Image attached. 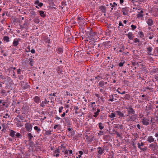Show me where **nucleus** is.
<instances>
[{
	"mask_svg": "<svg viewBox=\"0 0 158 158\" xmlns=\"http://www.w3.org/2000/svg\"><path fill=\"white\" fill-rule=\"evenodd\" d=\"M144 84L147 86L146 87H145V89H143L144 91H145L146 89L151 90L153 89V87L154 86L153 82L150 81H145Z\"/></svg>",
	"mask_w": 158,
	"mask_h": 158,
	"instance_id": "nucleus-1",
	"label": "nucleus"
},
{
	"mask_svg": "<svg viewBox=\"0 0 158 158\" xmlns=\"http://www.w3.org/2000/svg\"><path fill=\"white\" fill-rule=\"evenodd\" d=\"M126 109L127 112L128 114L127 116H128L129 115H132L135 114V110L132 108L131 105H130L126 107Z\"/></svg>",
	"mask_w": 158,
	"mask_h": 158,
	"instance_id": "nucleus-2",
	"label": "nucleus"
},
{
	"mask_svg": "<svg viewBox=\"0 0 158 158\" xmlns=\"http://www.w3.org/2000/svg\"><path fill=\"white\" fill-rule=\"evenodd\" d=\"M60 148H59L60 149V151L64 152L65 157H67L68 155L69 150H67L65 146H64V144H61Z\"/></svg>",
	"mask_w": 158,
	"mask_h": 158,
	"instance_id": "nucleus-3",
	"label": "nucleus"
},
{
	"mask_svg": "<svg viewBox=\"0 0 158 158\" xmlns=\"http://www.w3.org/2000/svg\"><path fill=\"white\" fill-rule=\"evenodd\" d=\"M138 147L140 150L143 151H145L147 149V147L146 146H144V143L143 142H141L140 144V143H138L137 144Z\"/></svg>",
	"mask_w": 158,
	"mask_h": 158,
	"instance_id": "nucleus-4",
	"label": "nucleus"
},
{
	"mask_svg": "<svg viewBox=\"0 0 158 158\" xmlns=\"http://www.w3.org/2000/svg\"><path fill=\"white\" fill-rule=\"evenodd\" d=\"M25 127L27 131L31 132L32 130V126L29 123H27L25 124Z\"/></svg>",
	"mask_w": 158,
	"mask_h": 158,
	"instance_id": "nucleus-5",
	"label": "nucleus"
},
{
	"mask_svg": "<svg viewBox=\"0 0 158 158\" xmlns=\"http://www.w3.org/2000/svg\"><path fill=\"white\" fill-rule=\"evenodd\" d=\"M29 109V107L28 106H23L21 108L22 113L24 114H26Z\"/></svg>",
	"mask_w": 158,
	"mask_h": 158,
	"instance_id": "nucleus-6",
	"label": "nucleus"
},
{
	"mask_svg": "<svg viewBox=\"0 0 158 158\" xmlns=\"http://www.w3.org/2000/svg\"><path fill=\"white\" fill-rule=\"evenodd\" d=\"M149 147L150 148H152L153 150H155L158 148L157 143L155 142L150 144Z\"/></svg>",
	"mask_w": 158,
	"mask_h": 158,
	"instance_id": "nucleus-7",
	"label": "nucleus"
},
{
	"mask_svg": "<svg viewBox=\"0 0 158 158\" xmlns=\"http://www.w3.org/2000/svg\"><path fill=\"white\" fill-rule=\"evenodd\" d=\"M22 83L21 84V86L23 89H26L29 88L30 87V86L28 85L27 83L24 84V81H21Z\"/></svg>",
	"mask_w": 158,
	"mask_h": 158,
	"instance_id": "nucleus-8",
	"label": "nucleus"
},
{
	"mask_svg": "<svg viewBox=\"0 0 158 158\" xmlns=\"http://www.w3.org/2000/svg\"><path fill=\"white\" fill-rule=\"evenodd\" d=\"M128 116H129L130 119L131 120L134 121L137 118V114H134L132 115H129Z\"/></svg>",
	"mask_w": 158,
	"mask_h": 158,
	"instance_id": "nucleus-9",
	"label": "nucleus"
},
{
	"mask_svg": "<svg viewBox=\"0 0 158 158\" xmlns=\"http://www.w3.org/2000/svg\"><path fill=\"white\" fill-rule=\"evenodd\" d=\"M142 122L144 125H149V119H146L145 118H143L142 119Z\"/></svg>",
	"mask_w": 158,
	"mask_h": 158,
	"instance_id": "nucleus-10",
	"label": "nucleus"
},
{
	"mask_svg": "<svg viewBox=\"0 0 158 158\" xmlns=\"http://www.w3.org/2000/svg\"><path fill=\"white\" fill-rule=\"evenodd\" d=\"M103 44L104 47L108 48L111 46V44L110 41H108L103 42Z\"/></svg>",
	"mask_w": 158,
	"mask_h": 158,
	"instance_id": "nucleus-11",
	"label": "nucleus"
},
{
	"mask_svg": "<svg viewBox=\"0 0 158 158\" xmlns=\"http://www.w3.org/2000/svg\"><path fill=\"white\" fill-rule=\"evenodd\" d=\"M87 39H88L89 40V43H95L96 42V40L93 37H92L91 36H88Z\"/></svg>",
	"mask_w": 158,
	"mask_h": 158,
	"instance_id": "nucleus-12",
	"label": "nucleus"
},
{
	"mask_svg": "<svg viewBox=\"0 0 158 158\" xmlns=\"http://www.w3.org/2000/svg\"><path fill=\"white\" fill-rule=\"evenodd\" d=\"M146 22L149 26H151L153 24V21L151 19H148L146 21Z\"/></svg>",
	"mask_w": 158,
	"mask_h": 158,
	"instance_id": "nucleus-13",
	"label": "nucleus"
},
{
	"mask_svg": "<svg viewBox=\"0 0 158 158\" xmlns=\"http://www.w3.org/2000/svg\"><path fill=\"white\" fill-rule=\"evenodd\" d=\"M33 99L34 102L35 103H38L40 102V98L38 96H35L34 98Z\"/></svg>",
	"mask_w": 158,
	"mask_h": 158,
	"instance_id": "nucleus-14",
	"label": "nucleus"
},
{
	"mask_svg": "<svg viewBox=\"0 0 158 158\" xmlns=\"http://www.w3.org/2000/svg\"><path fill=\"white\" fill-rule=\"evenodd\" d=\"M49 101H47L46 99H45V101H43L40 104V106H41L42 107H44L45 106L44 104H48L49 103Z\"/></svg>",
	"mask_w": 158,
	"mask_h": 158,
	"instance_id": "nucleus-15",
	"label": "nucleus"
},
{
	"mask_svg": "<svg viewBox=\"0 0 158 158\" xmlns=\"http://www.w3.org/2000/svg\"><path fill=\"white\" fill-rule=\"evenodd\" d=\"M147 140L149 143H151L154 141V139L152 136H150L148 137Z\"/></svg>",
	"mask_w": 158,
	"mask_h": 158,
	"instance_id": "nucleus-16",
	"label": "nucleus"
},
{
	"mask_svg": "<svg viewBox=\"0 0 158 158\" xmlns=\"http://www.w3.org/2000/svg\"><path fill=\"white\" fill-rule=\"evenodd\" d=\"M126 35H127L128 38L130 40H131L133 39V37L132 36L133 34L132 32H129L128 34H126Z\"/></svg>",
	"mask_w": 158,
	"mask_h": 158,
	"instance_id": "nucleus-17",
	"label": "nucleus"
},
{
	"mask_svg": "<svg viewBox=\"0 0 158 158\" xmlns=\"http://www.w3.org/2000/svg\"><path fill=\"white\" fill-rule=\"evenodd\" d=\"M56 70L58 74H61L62 73L63 71L62 70V67H58L57 68Z\"/></svg>",
	"mask_w": 158,
	"mask_h": 158,
	"instance_id": "nucleus-18",
	"label": "nucleus"
},
{
	"mask_svg": "<svg viewBox=\"0 0 158 158\" xmlns=\"http://www.w3.org/2000/svg\"><path fill=\"white\" fill-rule=\"evenodd\" d=\"M116 112L117 114L118 115H119L120 117L121 118L125 117L124 114L121 111H116Z\"/></svg>",
	"mask_w": 158,
	"mask_h": 158,
	"instance_id": "nucleus-19",
	"label": "nucleus"
},
{
	"mask_svg": "<svg viewBox=\"0 0 158 158\" xmlns=\"http://www.w3.org/2000/svg\"><path fill=\"white\" fill-rule=\"evenodd\" d=\"M98 153L101 155L104 152V151L102 149V148L99 147L98 148Z\"/></svg>",
	"mask_w": 158,
	"mask_h": 158,
	"instance_id": "nucleus-20",
	"label": "nucleus"
},
{
	"mask_svg": "<svg viewBox=\"0 0 158 158\" xmlns=\"http://www.w3.org/2000/svg\"><path fill=\"white\" fill-rule=\"evenodd\" d=\"M97 32H93L92 29H91L89 32V36H91L92 37H94L97 34Z\"/></svg>",
	"mask_w": 158,
	"mask_h": 158,
	"instance_id": "nucleus-21",
	"label": "nucleus"
},
{
	"mask_svg": "<svg viewBox=\"0 0 158 158\" xmlns=\"http://www.w3.org/2000/svg\"><path fill=\"white\" fill-rule=\"evenodd\" d=\"M152 48L150 46H149L147 48V51L148 52V53L149 55L151 54V52L152 50Z\"/></svg>",
	"mask_w": 158,
	"mask_h": 158,
	"instance_id": "nucleus-22",
	"label": "nucleus"
},
{
	"mask_svg": "<svg viewBox=\"0 0 158 158\" xmlns=\"http://www.w3.org/2000/svg\"><path fill=\"white\" fill-rule=\"evenodd\" d=\"M100 111V109L98 108L97 109V111L94 113V114L93 115V116L94 117H97L98 115L99 114V113Z\"/></svg>",
	"mask_w": 158,
	"mask_h": 158,
	"instance_id": "nucleus-23",
	"label": "nucleus"
},
{
	"mask_svg": "<svg viewBox=\"0 0 158 158\" xmlns=\"http://www.w3.org/2000/svg\"><path fill=\"white\" fill-rule=\"evenodd\" d=\"M40 15L43 17H45L46 16V15L44 14V11L43 10H40L39 11Z\"/></svg>",
	"mask_w": 158,
	"mask_h": 158,
	"instance_id": "nucleus-24",
	"label": "nucleus"
},
{
	"mask_svg": "<svg viewBox=\"0 0 158 158\" xmlns=\"http://www.w3.org/2000/svg\"><path fill=\"white\" fill-rule=\"evenodd\" d=\"M106 7L104 6H102L100 7V9L103 12L106 13Z\"/></svg>",
	"mask_w": 158,
	"mask_h": 158,
	"instance_id": "nucleus-25",
	"label": "nucleus"
},
{
	"mask_svg": "<svg viewBox=\"0 0 158 158\" xmlns=\"http://www.w3.org/2000/svg\"><path fill=\"white\" fill-rule=\"evenodd\" d=\"M67 5V4L66 3V2H62L61 3V6H60V7L62 9H64V6H66Z\"/></svg>",
	"mask_w": 158,
	"mask_h": 158,
	"instance_id": "nucleus-26",
	"label": "nucleus"
},
{
	"mask_svg": "<svg viewBox=\"0 0 158 158\" xmlns=\"http://www.w3.org/2000/svg\"><path fill=\"white\" fill-rule=\"evenodd\" d=\"M16 133V132L13 131V130H11L10 133V135L12 137H14L15 135V133Z\"/></svg>",
	"mask_w": 158,
	"mask_h": 158,
	"instance_id": "nucleus-27",
	"label": "nucleus"
},
{
	"mask_svg": "<svg viewBox=\"0 0 158 158\" xmlns=\"http://www.w3.org/2000/svg\"><path fill=\"white\" fill-rule=\"evenodd\" d=\"M27 135L29 139V141L31 140L32 138H33V136L32 134L30 133H27Z\"/></svg>",
	"mask_w": 158,
	"mask_h": 158,
	"instance_id": "nucleus-28",
	"label": "nucleus"
},
{
	"mask_svg": "<svg viewBox=\"0 0 158 158\" xmlns=\"http://www.w3.org/2000/svg\"><path fill=\"white\" fill-rule=\"evenodd\" d=\"M105 84V82L104 81H100L98 83V85L101 87L103 88Z\"/></svg>",
	"mask_w": 158,
	"mask_h": 158,
	"instance_id": "nucleus-29",
	"label": "nucleus"
},
{
	"mask_svg": "<svg viewBox=\"0 0 158 158\" xmlns=\"http://www.w3.org/2000/svg\"><path fill=\"white\" fill-rule=\"evenodd\" d=\"M131 95L129 94H127L125 95L124 98L126 100H129L131 98Z\"/></svg>",
	"mask_w": 158,
	"mask_h": 158,
	"instance_id": "nucleus-30",
	"label": "nucleus"
},
{
	"mask_svg": "<svg viewBox=\"0 0 158 158\" xmlns=\"http://www.w3.org/2000/svg\"><path fill=\"white\" fill-rule=\"evenodd\" d=\"M19 41L17 39H15L14 40L13 44L14 46H16L18 44Z\"/></svg>",
	"mask_w": 158,
	"mask_h": 158,
	"instance_id": "nucleus-31",
	"label": "nucleus"
},
{
	"mask_svg": "<svg viewBox=\"0 0 158 158\" xmlns=\"http://www.w3.org/2000/svg\"><path fill=\"white\" fill-rule=\"evenodd\" d=\"M98 127L99 129L101 130L104 128L103 124L102 123H98Z\"/></svg>",
	"mask_w": 158,
	"mask_h": 158,
	"instance_id": "nucleus-32",
	"label": "nucleus"
},
{
	"mask_svg": "<svg viewBox=\"0 0 158 158\" xmlns=\"http://www.w3.org/2000/svg\"><path fill=\"white\" fill-rule=\"evenodd\" d=\"M57 128L58 130H60L61 128V126L60 124L55 125L54 127V129H55Z\"/></svg>",
	"mask_w": 158,
	"mask_h": 158,
	"instance_id": "nucleus-33",
	"label": "nucleus"
},
{
	"mask_svg": "<svg viewBox=\"0 0 158 158\" xmlns=\"http://www.w3.org/2000/svg\"><path fill=\"white\" fill-rule=\"evenodd\" d=\"M3 40L6 42H8L9 41V38L7 36H5L3 37Z\"/></svg>",
	"mask_w": 158,
	"mask_h": 158,
	"instance_id": "nucleus-34",
	"label": "nucleus"
},
{
	"mask_svg": "<svg viewBox=\"0 0 158 158\" xmlns=\"http://www.w3.org/2000/svg\"><path fill=\"white\" fill-rule=\"evenodd\" d=\"M34 21L35 23H39L40 22V19L38 18H35L34 19Z\"/></svg>",
	"mask_w": 158,
	"mask_h": 158,
	"instance_id": "nucleus-35",
	"label": "nucleus"
},
{
	"mask_svg": "<svg viewBox=\"0 0 158 158\" xmlns=\"http://www.w3.org/2000/svg\"><path fill=\"white\" fill-rule=\"evenodd\" d=\"M108 117L111 118H113L115 117V114L114 113H112L111 114L108 115Z\"/></svg>",
	"mask_w": 158,
	"mask_h": 158,
	"instance_id": "nucleus-36",
	"label": "nucleus"
},
{
	"mask_svg": "<svg viewBox=\"0 0 158 158\" xmlns=\"http://www.w3.org/2000/svg\"><path fill=\"white\" fill-rule=\"evenodd\" d=\"M109 101L111 102L114 101V96L113 95H111L109 96Z\"/></svg>",
	"mask_w": 158,
	"mask_h": 158,
	"instance_id": "nucleus-37",
	"label": "nucleus"
},
{
	"mask_svg": "<svg viewBox=\"0 0 158 158\" xmlns=\"http://www.w3.org/2000/svg\"><path fill=\"white\" fill-rule=\"evenodd\" d=\"M17 117H19V118L22 120H24V118H25V117H23V116H22L20 115H19V114H18L17 116Z\"/></svg>",
	"mask_w": 158,
	"mask_h": 158,
	"instance_id": "nucleus-38",
	"label": "nucleus"
},
{
	"mask_svg": "<svg viewBox=\"0 0 158 158\" xmlns=\"http://www.w3.org/2000/svg\"><path fill=\"white\" fill-rule=\"evenodd\" d=\"M29 145L31 147H33L34 145V143L33 141H29Z\"/></svg>",
	"mask_w": 158,
	"mask_h": 158,
	"instance_id": "nucleus-39",
	"label": "nucleus"
},
{
	"mask_svg": "<svg viewBox=\"0 0 158 158\" xmlns=\"http://www.w3.org/2000/svg\"><path fill=\"white\" fill-rule=\"evenodd\" d=\"M63 52V50L61 48H59L57 50V52L58 53H61Z\"/></svg>",
	"mask_w": 158,
	"mask_h": 158,
	"instance_id": "nucleus-40",
	"label": "nucleus"
},
{
	"mask_svg": "<svg viewBox=\"0 0 158 158\" xmlns=\"http://www.w3.org/2000/svg\"><path fill=\"white\" fill-rule=\"evenodd\" d=\"M30 14L31 16H35L36 14L35 13L34 11L32 10L31 11Z\"/></svg>",
	"mask_w": 158,
	"mask_h": 158,
	"instance_id": "nucleus-41",
	"label": "nucleus"
},
{
	"mask_svg": "<svg viewBox=\"0 0 158 158\" xmlns=\"http://www.w3.org/2000/svg\"><path fill=\"white\" fill-rule=\"evenodd\" d=\"M128 8L127 7H126L125 8H123L122 9V11H123L124 12H128Z\"/></svg>",
	"mask_w": 158,
	"mask_h": 158,
	"instance_id": "nucleus-42",
	"label": "nucleus"
},
{
	"mask_svg": "<svg viewBox=\"0 0 158 158\" xmlns=\"http://www.w3.org/2000/svg\"><path fill=\"white\" fill-rule=\"evenodd\" d=\"M86 48H87V50L91 49L92 48H94V46H92L91 45H87V46L86 47Z\"/></svg>",
	"mask_w": 158,
	"mask_h": 158,
	"instance_id": "nucleus-43",
	"label": "nucleus"
},
{
	"mask_svg": "<svg viewBox=\"0 0 158 158\" xmlns=\"http://www.w3.org/2000/svg\"><path fill=\"white\" fill-rule=\"evenodd\" d=\"M79 155H78V156L79 157V158H80L81 157V155L83 154V152L82 151H79Z\"/></svg>",
	"mask_w": 158,
	"mask_h": 158,
	"instance_id": "nucleus-44",
	"label": "nucleus"
},
{
	"mask_svg": "<svg viewBox=\"0 0 158 158\" xmlns=\"http://www.w3.org/2000/svg\"><path fill=\"white\" fill-rule=\"evenodd\" d=\"M139 34L140 35V36L141 38H143L144 37V34L143 32L142 31H139Z\"/></svg>",
	"mask_w": 158,
	"mask_h": 158,
	"instance_id": "nucleus-45",
	"label": "nucleus"
},
{
	"mask_svg": "<svg viewBox=\"0 0 158 158\" xmlns=\"http://www.w3.org/2000/svg\"><path fill=\"white\" fill-rule=\"evenodd\" d=\"M77 21H78V23H80V21L81 20H83V21H84V19L82 18H81L80 17H78L77 18Z\"/></svg>",
	"mask_w": 158,
	"mask_h": 158,
	"instance_id": "nucleus-46",
	"label": "nucleus"
},
{
	"mask_svg": "<svg viewBox=\"0 0 158 158\" xmlns=\"http://www.w3.org/2000/svg\"><path fill=\"white\" fill-rule=\"evenodd\" d=\"M60 148V147H59L57 149H56L55 151V153H59L60 152V149L59 148Z\"/></svg>",
	"mask_w": 158,
	"mask_h": 158,
	"instance_id": "nucleus-47",
	"label": "nucleus"
},
{
	"mask_svg": "<svg viewBox=\"0 0 158 158\" xmlns=\"http://www.w3.org/2000/svg\"><path fill=\"white\" fill-rule=\"evenodd\" d=\"M51 131H47L45 132V134L47 135H49L51 134Z\"/></svg>",
	"mask_w": 158,
	"mask_h": 158,
	"instance_id": "nucleus-48",
	"label": "nucleus"
},
{
	"mask_svg": "<svg viewBox=\"0 0 158 158\" xmlns=\"http://www.w3.org/2000/svg\"><path fill=\"white\" fill-rule=\"evenodd\" d=\"M15 135L18 138H21L22 136H21V134L19 133H16Z\"/></svg>",
	"mask_w": 158,
	"mask_h": 158,
	"instance_id": "nucleus-49",
	"label": "nucleus"
},
{
	"mask_svg": "<svg viewBox=\"0 0 158 158\" xmlns=\"http://www.w3.org/2000/svg\"><path fill=\"white\" fill-rule=\"evenodd\" d=\"M137 18H139L140 17H143V15L142 13H139L137 14Z\"/></svg>",
	"mask_w": 158,
	"mask_h": 158,
	"instance_id": "nucleus-50",
	"label": "nucleus"
},
{
	"mask_svg": "<svg viewBox=\"0 0 158 158\" xmlns=\"http://www.w3.org/2000/svg\"><path fill=\"white\" fill-rule=\"evenodd\" d=\"M34 129L35 130H37L38 132L40 131L41 130L37 126H35L34 127Z\"/></svg>",
	"mask_w": 158,
	"mask_h": 158,
	"instance_id": "nucleus-51",
	"label": "nucleus"
},
{
	"mask_svg": "<svg viewBox=\"0 0 158 158\" xmlns=\"http://www.w3.org/2000/svg\"><path fill=\"white\" fill-rule=\"evenodd\" d=\"M22 71V70L21 69H19L17 70V73L18 74H21Z\"/></svg>",
	"mask_w": 158,
	"mask_h": 158,
	"instance_id": "nucleus-52",
	"label": "nucleus"
},
{
	"mask_svg": "<svg viewBox=\"0 0 158 158\" xmlns=\"http://www.w3.org/2000/svg\"><path fill=\"white\" fill-rule=\"evenodd\" d=\"M29 61H30V62L29 63V64L31 65V66H32V62H33V60L31 58H30L29 59Z\"/></svg>",
	"mask_w": 158,
	"mask_h": 158,
	"instance_id": "nucleus-53",
	"label": "nucleus"
},
{
	"mask_svg": "<svg viewBox=\"0 0 158 158\" xmlns=\"http://www.w3.org/2000/svg\"><path fill=\"white\" fill-rule=\"evenodd\" d=\"M131 27L132 30H134L137 27L136 26L134 25L133 24L131 25Z\"/></svg>",
	"mask_w": 158,
	"mask_h": 158,
	"instance_id": "nucleus-54",
	"label": "nucleus"
},
{
	"mask_svg": "<svg viewBox=\"0 0 158 158\" xmlns=\"http://www.w3.org/2000/svg\"><path fill=\"white\" fill-rule=\"evenodd\" d=\"M102 148L104 151L105 150H108V149L107 148V147L106 145H104L103 146V148Z\"/></svg>",
	"mask_w": 158,
	"mask_h": 158,
	"instance_id": "nucleus-55",
	"label": "nucleus"
},
{
	"mask_svg": "<svg viewBox=\"0 0 158 158\" xmlns=\"http://www.w3.org/2000/svg\"><path fill=\"white\" fill-rule=\"evenodd\" d=\"M117 6V4L115 2H114L113 3L112 5V6H114V9H116L115 7L116 6Z\"/></svg>",
	"mask_w": 158,
	"mask_h": 158,
	"instance_id": "nucleus-56",
	"label": "nucleus"
},
{
	"mask_svg": "<svg viewBox=\"0 0 158 158\" xmlns=\"http://www.w3.org/2000/svg\"><path fill=\"white\" fill-rule=\"evenodd\" d=\"M104 132L102 131H100L98 133V135H101L103 134Z\"/></svg>",
	"mask_w": 158,
	"mask_h": 158,
	"instance_id": "nucleus-57",
	"label": "nucleus"
},
{
	"mask_svg": "<svg viewBox=\"0 0 158 158\" xmlns=\"http://www.w3.org/2000/svg\"><path fill=\"white\" fill-rule=\"evenodd\" d=\"M63 109V106H61L60 107L59 109V111L60 113H61L62 111V110Z\"/></svg>",
	"mask_w": 158,
	"mask_h": 158,
	"instance_id": "nucleus-58",
	"label": "nucleus"
},
{
	"mask_svg": "<svg viewBox=\"0 0 158 158\" xmlns=\"http://www.w3.org/2000/svg\"><path fill=\"white\" fill-rule=\"evenodd\" d=\"M124 62H120V63H119V66H120V67H122V66H123V64L124 63Z\"/></svg>",
	"mask_w": 158,
	"mask_h": 158,
	"instance_id": "nucleus-59",
	"label": "nucleus"
},
{
	"mask_svg": "<svg viewBox=\"0 0 158 158\" xmlns=\"http://www.w3.org/2000/svg\"><path fill=\"white\" fill-rule=\"evenodd\" d=\"M152 71H153L154 72H156L158 71V68H154V69Z\"/></svg>",
	"mask_w": 158,
	"mask_h": 158,
	"instance_id": "nucleus-60",
	"label": "nucleus"
},
{
	"mask_svg": "<svg viewBox=\"0 0 158 158\" xmlns=\"http://www.w3.org/2000/svg\"><path fill=\"white\" fill-rule=\"evenodd\" d=\"M19 78L20 80H22L23 78V75H20L19 76Z\"/></svg>",
	"mask_w": 158,
	"mask_h": 158,
	"instance_id": "nucleus-61",
	"label": "nucleus"
},
{
	"mask_svg": "<svg viewBox=\"0 0 158 158\" xmlns=\"http://www.w3.org/2000/svg\"><path fill=\"white\" fill-rule=\"evenodd\" d=\"M139 42V40L137 39V38H135V40H134V42L135 43H136L137 42Z\"/></svg>",
	"mask_w": 158,
	"mask_h": 158,
	"instance_id": "nucleus-62",
	"label": "nucleus"
},
{
	"mask_svg": "<svg viewBox=\"0 0 158 158\" xmlns=\"http://www.w3.org/2000/svg\"><path fill=\"white\" fill-rule=\"evenodd\" d=\"M118 25L119 26H123V25L122 24V22L121 21H119V24Z\"/></svg>",
	"mask_w": 158,
	"mask_h": 158,
	"instance_id": "nucleus-63",
	"label": "nucleus"
},
{
	"mask_svg": "<svg viewBox=\"0 0 158 158\" xmlns=\"http://www.w3.org/2000/svg\"><path fill=\"white\" fill-rule=\"evenodd\" d=\"M40 3V2H39V0H36L35 2V5H38L39 4V3Z\"/></svg>",
	"mask_w": 158,
	"mask_h": 158,
	"instance_id": "nucleus-64",
	"label": "nucleus"
}]
</instances>
